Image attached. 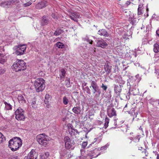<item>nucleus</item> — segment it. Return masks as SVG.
Listing matches in <instances>:
<instances>
[{
  "mask_svg": "<svg viewBox=\"0 0 159 159\" xmlns=\"http://www.w3.org/2000/svg\"><path fill=\"white\" fill-rule=\"evenodd\" d=\"M22 145L21 139L18 137L10 139L8 143V147L12 151H15L18 150Z\"/></svg>",
  "mask_w": 159,
  "mask_h": 159,
  "instance_id": "nucleus-1",
  "label": "nucleus"
},
{
  "mask_svg": "<svg viewBox=\"0 0 159 159\" xmlns=\"http://www.w3.org/2000/svg\"><path fill=\"white\" fill-rule=\"evenodd\" d=\"M45 80L43 78L37 79L34 81V86L37 92H42L45 89Z\"/></svg>",
  "mask_w": 159,
  "mask_h": 159,
  "instance_id": "nucleus-2",
  "label": "nucleus"
},
{
  "mask_svg": "<svg viewBox=\"0 0 159 159\" xmlns=\"http://www.w3.org/2000/svg\"><path fill=\"white\" fill-rule=\"evenodd\" d=\"M11 67L16 72L23 70L26 68V63L22 60H18L14 63Z\"/></svg>",
  "mask_w": 159,
  "mask_h": 159,
  "instance_id": "nucleus-3",
  "label": "nucleus"
},
{
  "mask_svg": "<svg viewBox=\"0 0 159 159\" xmlns=\"http://www.w3.org/2000/svg\"><path fill=\"white\" fill-rule=\"evenodd\" d=\"M36 140L38 143L40 145L46 146L49 141L48 136L45 134H42L38 135Z\"/></svg>",
  "mask_w": 159,
  "mask_h": 159,
  "instance_id": "nucleus-4",
  "label": "nucleus"
},
{
  "mask_svg": "<svg viewBox=\"0 0 159 159\" xmlns=\"http://www.w3.org/2000/svg\"><path fill=\"white\" fill-rule=\"evenodd\" d=\"M63 140L65 143V148L67 150H73L75 147V143L74 141L71 140L70 138L68 136L64 137Z\"/></svg>",
  "mask_w": 159,
  "mask_h": 159,
  "instance_id": "nucleus-5",
  "label": "nucleus"
},
{
  "mask_svg": "<svg viewBox=\"0 0 159 159\" xmlns=\"http://www.w3.org/2000/svg\"><path fill=\"white\" fill-rule=\"evenodd\" d=\"M24 111L20 108H18L15 112L16 119L18 120H24L25 119Z\"/></svg>",
  "mask_w": 159,
  "mask_h": 159,
  "instance_id": "nucleus-6",
  "label": "nucleus"
},
{
  "mask_svg": "<svg viewBox=\"0 0 159 159\" xmlns=\"http://www.w3.org/2000/svg\"><path fill=\"white\" fill-rule=\"evenodd\" d=\"M26 48V45L25 44L18 45L15 52L16 54L17 55H21L24 54L25 52Z\"/></svg>",
  "mask_w": 159,
  "mask_h": 159,
  "instance_id": "nucleus-7",
  "label": "nucleus"
},
{
  "mask_svg": "<svg viewBox=\"0 0 159 159\" xmlns=\"http://www.w3.org/2000/svg\"><path fill=\"white\" fill-rule=\"evenodd\" d=\"M92 87V89H91L93 94V95H94L95 97H98V96L95 93L98 92V87L97 85V83L94 81H93L91 83V85L90 86V88H91Z\"/></svg>",
  "mask_w": 159,
  "mask_h": 159,
  "instance_id": "nucleus-8",
  "label": "nucleus"
},
{
  "mask_svg": "<svg viewBox=\"0 0 159 159\" xmlns=\"http://www.w3.org/2000/svg\"><path fill=\"white\" fill-rule=\"evenodd\" d=\"M107 113L108 116L110 118L117 116L116 111L115 109L112 107H110L107 108Z\"/></svg>",
  "mask_w": 159,
  "mask_h": 159,
  "instance_id": "nucleus-9",
  "label": "nucleus"
},
{
  "mask_svg": "<svg viewBox=\"0 0 159 159\" xmlns=\"http://www.w3.org/2000/svg\"><path fill=\"white\" fill-rule=\"evenodd\" d=\"M48 4L47 2L45 1H42L37 4L35 6V8L37 9H41L45 7Z\"/></svg>",
  "mask_w": 159,
  "mask_h": 159,
  "instance_id": "nucleus-10",
  "label": "nucleus"
},
{
  "mask_svg": "<svg viewBox=\"0 0 159 159\" xmlns=\"http://www.w3.org/2000/svg\"><path fill=\"white\" fill-rule=\"evenodd\" d=\"M100 154V152H99V149L96 148L90 152L89 155L92 158L96 157Z\"/></svg>",
  "mask_w": 159,
  "mask_h": 159,
  "instance_id": "nucleus-11",
  "label": "nucleus"
},
{
  "mask_svg": "<svg viewBox=\"0 0 159 159\" xmlns=\"http://www.w3.org/2000/svg\"><path fill=\"white\" fill-rule=\"evenodd\" d=\"M72 111L77 115H81L82 114L83 110L80 106L74 107L72 109Z\"/></svg>",
  "mask_w": 159,
  "mask_h": 159,
  "instance_id": "nucleus-12",
  "label": "nucleus"
},
{
  "mask_svg": "<svg viewBox=\"0 0 159 159\" xmlns=\"http://www.w3.org/2000/svg\"><path fill=\"white\" fill-rule=\"evenodd\" d=\"M97 44L98 46L101 47L103 48L107 46V44L103 39L98 40L97 42Z\"/></svg>",
  "mask_w": 159,
  "mask_h": 159,
  "instance_id": "nucleus-13",
  "label": "nucleus"
},
{
  "mask_svg": "<svg viewBox=\"0 0 159 159\" xmlns=\"http://www.w3.org/2000/svg\"><path fill=\"white\" fill-rule=\"evenodd\" d=\"M80 16V15L79 13L75 12L71 13L70 17L71 19L72 20L75 21H77V19L79 18Z\"/></svg>",
  "mask_w": 159,
  "mask_h": 159,
  "instance_id": "nucleus-14",
  "label": "nucleus"
},
{
  "mask_svg": "<svg viewBox=\"0 0 159 159\" xmlns=\"http://www.w3.org/2000/svg\"><path fill=\"white\" fill-rule=\"evenodd\" d=\"M28 156L31 159H36L37 157L36 152L33 149L28 154Z\"/></svg>",
  "mask_w": 159,
  "mask_h": 159,
  "instance_id": "nucleus-15",
  "label": "nucleus"
},
{
  "mask_svg": "<svg viewBox=\"0 0 159 159\" xmlns=\"http://www.w3.org/2000/svg\"><path fill=\"white\" fill-rule=\"evenodd\" d=\"M98 34L101 36H103L106 37H108L109 36V34L104 29L99 30L98 32Z\"/></svg>",
  "mask_w": 159,
  "mask_h": 159,
  "instance_id": "nucleus-16",
  "label": "nucleus"
},
{
  "mask_svg": "<svg viewBox=\"0 0 159 159\" xmlns=\"http://www.w3.org/2000/svg\"><path fill=\"white\" fill-rule=\"evenodd\" d=\"M105 69L106 72L107 73V74H109L111 72L112 69V66L111 65H110L109 62H107L106 64V65H105Z\"/></svg>",
  "mask_w": 159,
  "mask_h": 159,
  "instance_id": "nucleus-17",
  "label": "nucleus"
},
{
  "mask_svg": "<svg viewBox=\"0 0 159 159\" xmlns=\"http://www.w3.org/2000/svg\"><path fill=\"white\" fill-rule=\"evenodd\" d=\"M17 99L20 103L23 104L25 103L26 101L23 96L21 94L18 95Z\"/></svg>",
  "mask_w": 159,
  "mask_h": 159,
  "instance_id": "nucleus-18",
  "label": "nucleus"
},
{
  "mask_svg": "<svg viewBox=\"0 0 159 159\" xmlns=\"http://www.w3.org/2000/svg\"><path fill=\"white\" fill-rule=\"evenodd\" d=\"M68 131L72 137L78 134L77 130L74 129L71 130L70 129Z\"/></svg>",
  "mask_w": 159,
  "mask_h": 159,
  "instance_id": "nucleus-19",
  "label": "nucleus"
},
{
  "mask_svg": "<svg viewBox=\"0 0 159 159\" xmlns=\"http://www.w3.org/2000/svg\"><path fill=\"white\" fill-rule=\"evenodd\" d=\"M11 5L10 2L9 1L1 3V6L6 8L8 7L9 6Z\"/></svg>",
  "mask_w": 159,
  "mask_h": 159,
  "instance_id": "nucleus-20",
  "label": "nucleus"
},
{
  "mask_svg": "<svg viewBox=\"0 0 159 159\" xmlns=\"http://www.w3.org/2000/svg\"><path fill=\"white\" fill-rule=\"evenodd\" d=\"M64 31L63 30L60 29H57L54 33V35L55 36H58L63 33Z\"/></svg>",
  "mask_w": 159,
  "mask_h": 159,
  "instance_id": "nucleus-21",
  "label": "nucleus"
},
{
  "mask_svg": "<svg viewBox=\"0 0 159 159\" xmlns=\"http://www.w3.org/2000/svg\"><path fill=\"white\" fill-rule=\"evenodd\" d=\"M42 24L43 25H47L48 23V18L46 16H43L42 17Z\"/></svg>",
  "mask_w": 159,
  "mask_h": 159,
  "instance_id": "nucleus-22",
  "label": "nucleus"
},
{
  "mask_svg": "<svg viewBox=\"0 0 159 159\" xmlns=\"http://www.w3.org/2000/svg\"><path fill=\"white\" fill-rule=\"evenodd\" d=\"M55 45L59 48L62 49L64 48L65 47L64 44L61 42H57L56 43Z\"/></svg>",
  "mask_w": 159,
  "mask_h": 159,
  "instance_id": "nucleus-23",
  "label": "nucleus"
},
{
  "mask_svg": "<svg viewBox=\"0 0 159 159\" xmlns=\"http://www.w3.org/2000/svg\"><path fill=\"white\" fill-rule=\"evenodd\" d=\"M4 104L5 105V109L6 110H9L12 109V106L10 104L7 103L6 102H4Z\"/></svg>",
  "mask_w": 159,
  "mask_h": 159,
  "instance_id": "nucleus-24",
  "label": "nucleus"
},
{
  "mask_svg": "<svg viewBox=\"0 0 159 159\" xmlns=\"http://www.w3.org/2000/svg\"><path fill=\"white\" fill-rule=\"evenodd\" d=\"M36 99L35 98H34L32 99L31 100V105L32 107L34 108H35L37 107L36 105Z\"/></svg>",
  "mask_w": 159,
  "mask_h": 159,
  "instance_id": "nucleus-25",
  "label": "nucleus"
},
{
  "mask_svg": "<svg viewBox=\"0 0 159 159\" xmlns=\"http://www.w3.org/2000/svg\"><path fill=\"white\" fill-rule=\"evenodd\" d=\"M109 121V119L106 116L105 119V123L104 125V127L105 129H106L108 127Z\"/></svg>",
  "mask_w": 159,
  "mask_h": 159,
  "instance_id": "nucleus-26",
  "label": "nucleus"
},
{
  "mask_svg": "<svg viewBox=\"0 0 159 159\" xmlns=\"http://www.w3.org/2000/svg\"><path fill=\"white\" fill-rule=\"evenodd\" d=\"M153 51L156 53H157L159 52V45L158 44L156 43L154 44Z\"/></svg>",
  "mask_w": 159,
  "mask_h": 159,
  "instance_id": "nucleus-27",
  "label": "nucleus"
},
{
  "mask_svg": "<svg viewBox=\"0 0 159 159\" xmlns=\"http://www.w3.org/2000/svg\"><path fill=\"white\" fill-rule=\"evenodd\" d=\"M114 90L116 93H119L121 91L120 88L118 86L116 85L115 86Z\"/></svg>",
  "mask_w": 159,
  "mask_h": 159,
  "instance_id": "nucleus-28",
  "label": "nucleus"
},
{
  "mask_svg": "<svg viewBox=\"0 0 159 159\" xmlns=\"http://www.w3.org/2000/svg\"><path fill=\"white\" fill-rule=\"evenodd\" d=\"M5 140V138L2 134L0 133V144L2 143Z\"/></svg>",
  "mask_w": 159,
  "mask_h": 159,
  "instance_id": "nucleus-29",
  "label": "nucleus"
},
{
  "mask_svg": "<svg viewBox=\"0 0 159 159\" xmlns=\"http://www.w3.org/2000/svg\"><path fill=\"white\" fill-rule=\"evenodd\" d=\"M61 75H60V78L61 79L62 78V77H64L65 76L66 71L64 69H62L61 70Z\"/></svg>",
  "mask_w": 159,
  "mask_h": 159,
  "instance_id": "nucleus-30",
  "label": "nucleus"
},
{
  "mask_svg": "<svg viewBox=\"0 0 159 159\" xmlns=\"http://www.w3.org/2000/svg\"><path fill=\"white\" fill-rule=\"evenodd\" d=\"M68 100L66 96H64L63 98V102L64 104L66 105L68 102Z\"/></svg>",
  "mask_w": 159,
  "mask_h": 159,
  "instance_id": "nucleus-31",
  "label": "nucleus"
},
{
  "mask_svg": "<svg viewBox=\"0 0 159 159\" xmlns=\"http://www.w3.org/2000/svg\"><path fill=\"white\" fill-rule=\"evenodd\" d=\"M100 141V139H98V138H95L93 141L92 142L91 144L90 145L92 144H93L94 143H99Z\"/></svg>",
  "mask_w": 159,
  "mask_h": 159,
  "instance_id": "nucleus-32",
  "label": "nucleus"
},
{
  "mask_svg": "<svg viewBox=\"0 0 159 159\" xmlns=\"http://www.w3.org/2000/svg\"><path fill=\"white\" fill-rule=\"evenodd\" d=\"M10 4L15 5L16 4L19 3L20 2L19 0H10Z\"/></svg>",
  "mask_w": 159,
  "mask_h": 159,
  "instance_id": "nucleus-33",
  "label": "nucleus"
},
{
  "mask_svg": "<svg viewBox=\"0 0 159 159\" xmlns=\"http://www.w3.org/2000/svg\"><path fill=\"white\" fill-rule=\"evenodd\" d=\"M6 61V59L4 58V57H2L1 55H0V63L2 64H3Z\"/></svg>",
  "mask_w": 159,
  "mask_h": 159,
  "instance_id": "nucleus-34",
  "label": "nucleus"
},
{
  "mask_svg": "<svg viewBox=\"0 0 159 159\" xmlns=\"http://www.w3.org/2000/svg\"><path fill=\"white\" fill-rule=\"evenodd\" d=\"M67 127L68 128V131L69 130H70L71 129H73L74 128H73V126L72 125V124H68L67 125Z\"/></svg>",
  "mask_w": 159,
  "mask_h": 159,
  "instance_id": "nucleus-35",
  "label": "nucleus"
},
{
  "mask_svg": "<svg viewBox=\"0 0 159 159\" xmlns=\"http://www.w3.org/2000/svg\"><path fill=\"white\" fill-rule=\"evenodd\" d=\"M10 159H19L18 157L16 155H12L9 157Z\"/></svg>",
  "mask_w": 159,
  "mask_h": 159,
  "instance_id": "nucleus-36",
  "label": "nucleus"
},
{
  "mask_svg": "<svg viewBox=\"0 0 159 159\" xmlns=\"http://www.w3.org/2000/svg\"><path fill=\"white\" fill-rule=\"evenodd\" d=\"M87 142H84L82 143V147L83 148H84L87 145Z\"/></svg>",
  "mask_w": 159,
  "mask_h": 159,
  "instance_id": "nucleus-37",
  "label": "nucleus"
},
{
  "mask_svg": "<svg viewBox=\"0 0 159 159\" xmlns=\"http://www.w3.org/2000/svg\"><path fill=\"white\" fill-rule=\"evenodd\" d=\"M6 71L5 69H0V75L3 74Z\"/></svg>",
  "mask_w": 159,
  "mask_h": 159,
  "instance_id": "nucleus-38",
  "label": "nucleus"
},
{
  "mask_svg": "<svg viewBox=\"0 0 159 159\" xmlns=\"http://www.w3.org/2000/svg\"><path fill=\"white\" fill-rule=\"evenodd\" d=\"M138 15H141L143 14L142 11L141 9L138 8Z\"/></svg>",
  "mask_w": 159,
  "mask_h": 159,
  "instance_id": "nucleus-39",
  "label": "nucleus"
},
{
  "mask_svg": "<svg viewBox=\"0 0 159 159\" xmlns=\"http://www.w3.org/2000/svg\"><path fill=\"white\" fill-rule=\"evenodd\" d=\"M101 88L105 91H106L107 89V87L106 85H104L103 84H102Z\"/></svg>",
  "mask_w": 159,
  "mask_h": 159,
  "instance_id": "nucleus-40",
  "label": "nucleus"
},
{
  "mask_svg": "<svg viewBox=\"0 0 159 159\" xmlns=\"http://www.w3.org/2000/svg\"><path fill=\"white\" fill-rule=\"evenodd\" d=\"M85 89H87V93L89 94H91L90 90L88 87L87 86L85 87Z\"/></svg>",
  "mask_w": 159,
  "mask_h": 159,
  "instance_id": "nucleus-41",
  "label": "nucleus"
},
{
  "mask_svg": "<svg viewBox=\"0 0 159 159\" xmlns=\"http://www.w3.org/2000/svg\"><path fill=\"white\" fill-rule=\"evenodd\" d=\"M32 4V3L30 2H29L24 4V6L25 7L29 6Z\"/></svg>",
  "mask_w": 159,
  "mask_h": 159,
  "instance_id": "nucleus-42",
  "label": "nucleus"
},
{
  "mask_svg": "<svg viewBox=\"0 0 159 159\" xmlns=\"http://www.w3.org/2000/svg\"><path fill=\"white\" fill-rule=\"evenodd\" d=\"M106 147L105 146H103L102 147H101L100 148H97V149H99V151H100V150H102L103 149L105 150L106 149Z\"/></svg>",
  "mask_w": 159,
  "mask_h": 159,
  "instance_id": "nucleus-43",
  "label": "nucleus"
},
{
  "mask_svg": "<svg viewBox=\"0 0 159 159\" xmlns=\"http://www.w3.org/2000/svg\"><path fill=\"white\" fill-rule=\"evenodd\" d=\"M87 41L91 44H92L93 43V41L92 40L88 39Z\"/></svg>",
  "mask_w": 159,
  "mask_h": 159,
  "instance_id": "nucleus-44",
  "label": "nucleus"
},
{
  "mask_svg": "<svg viewBox=\"0 0 159 159\" xmlns=\"http://www.w3.org/2000/svg\"><path fill=\"white\" fill-rule=\"evenodd\" d=\"M49 95L48 94H46L45 95V99H48V98H49Z\"/></svg>",
  "mask_w": 159,
  "mask_h": 159,
  "instance_id": "nucleus-45",
  "label": "nucleus"
},
{
  "mask_svg": "<svg viewBox=\"0 0 159 159\" xmlns=\"http://www.w3.org/2000/svg\"><path fill=\"white\" fill-rule=\"evenodd\" d=\"M130 3L131 2H130V1H127L126 2V4L127 6H128V5H129L130 4Z\"/></svg>",
  "mask_w": 159,
  "mask_h": 159,
  "instance_id": "nucleus-46",
  "label": "nucleus"
},
{
  "mask_svg": "<svg viewBox=\"0 0 159 159\" xmlns=\"http://www.w3.org/2000/svg\"><path fill=\"white\" fill-rule=\"evenodd\" d=\"M45 155L47 157H48L49 156V154L48 152H46L45 153Z\"/></svg>",
  "mask_w": 159,
  "mask_h": 159,
  "instance_id": "nucleus-47",
  "label": "nucleus"
},
{
  "mask_svg": "<svg viewBox=\"0 0 159 159\" xmlns=\"http://www.w3.org/2000/svg\"><path fill=\"white\" fill-rule=\"evenodd\" d=\"M24 159H31L30 158L29 156H25Z\"/></svg>",
  "mask_w": 159,
  "mask_h": 159,
  "instance_id": "nucleus-48",
  "label": "nucleus"
},
{
  "mask_svg": "<svg viewBox=\"0 0 159 159\" xmlns=\"http://www.w3.org/2000/svg\"><path fill=\"white\" fill-rule=\"evenodd\" d=\"M156 34L159 37V30H157Z\"/></svg>",
  "mask_w": 159,
  "mask_h": 159,
  "instance_id": "nucleus-49",
  "label": "nucleus"
},
{
  "mask_svg": "<svg viewBox=\"0 0 159 159\" xmlns=\"http://www.w3.org/2000/svg\"><path fill=\"white\" fill-rule=\"evenodd\" d=\"M52 17L54 18H55V14H53V13H52Z\"/></svg>",
  "mask_w": 159,
  "mask_h": 159,
  "instance_id": "nucleus-50",
  "label": "nucleus"
},
{
  "mask_svg": "<svg viewBox=\"0 0 159 159\" xmlns=\"http://www.w3.org/2000/svg\"><path fill=\"white\" fill-rule=\"evenodd\" d=\"M157 159H159V154H158L157 155Z\"/></svg>",
  "mask_w": 159,
  "mask_h": 159,
  "instance_id": "nucleus-51",
  "label": "nucleus"
},
{
  "mask_svg": "<svg viewBox=\"0 0 159 159\" xmlns=\"http://www.w3.org/2000/svg\"><path fill=\"white\" fill-rule=\"evenodd\" d=\"M66 120V117L64 118H63L62 120L63 121H65Z\"/></svg>",
  "mask_w": 159,
  "mask_h": 159,
  "instance_id": "nucleus-52",
  "label": "nucleus"
},
{
  "mask_svg": "<svg viewBox=\"0 0 159 159\" xmlns=\"http://www.w3.org/2000/svg\"><path fill=\"white\" fill-rule=\"evenodd\" d=\"M141 7V5H139V8H140Z\"/></svg>",
  "mask_w": 159,
  "mask_h": 159,
  "instance_id": "nucleus-53",
  "label": "nucleus"
},
{
  "mask_svg": "<svg viewBox=\"0 0 159 159\" xmlns=\"http://www.w3.org/2000/svg\"><path fill=\"white\" fill-rule=\"evenodd\" d=\"M82 158H83V157L82 156H81V159H86V158L85 157H84V158L83 159H82Z\"/></svg>",
  "mask_w": 159,
  "mask_h": 159,
  "instance_id": "nucleus-54",
  "label": "nucleus"
},
{
  "mask_svg": "<svg viewBox=\"0 0 159 159\" xmlns=\"http://www.w3.org/2000/svg\"><path fill=\"white\" fill-rule=\"evenodd\" d=\"M127 106V104H126L125 106V107H126Z\"/></svg>",
  "mask_w": 159,
  "mask_h": 159,
  "instance_id": "nucleus-55",
  "label": "nucleus"
},
{
  "mask_svg": "<svg viewBox=\"0 0 159 159\" xmlns=\"http://www.w3.org/2000/svg\"><path fill=\"white\" fill-rule=\"evenodd\" d=\"M142 148V147L140 148V149H139V150H141Z\"/></svg>",
  "mask_w": 159,
  "mask_h": 159,
  "instance_id": "nucleus-56",
  "label": "nucleus"
},
{
  "mask_svg": "<svg viewBox=\"0 0 159 159\" xmlns=\"http://www.w3.org/2000/svg\"><path fill=\"white\" fill-rule=\"evenodd\" d=\"M142 148V147L140 148V149H139V150H141Z\"/></svg>",
  "mask_w": 159,
  "mask_h": 159,
  "instance_id": "nucleus-57",
  "label": "nucleus"
},
{
  "mask_svg": "<svg viewBox=\"0 0 159 159\" xmlns=\"http://www.w3.org/2000/svg\"><path fill=\"white\" fill-rule=\"evenodd\" d=\"M87 134H88V133H86V135H87ZM85 136H86V137H86V135Z\"/></svg>",
  "mask_w": 159,
  "mask_h": 159,
  "instance_id": "nucleus-58",
  "label": "nucleus"
},
{
  "mask_svg": "<svg viewBox=\"0 0 159 159\" xmlns=\"http://www.w3.org/2000/svg\"><path fill=\"white\" fill-rule=\"evenodd\" d=\"M147 11H148V9H147Z\"/></svg>",
  "mask_w": 159,
  "mask_h": 159,
  "instance_id": "nucleus-59",
  "label": "nucleus"
}]
</instances>
